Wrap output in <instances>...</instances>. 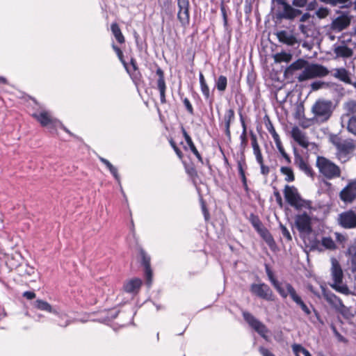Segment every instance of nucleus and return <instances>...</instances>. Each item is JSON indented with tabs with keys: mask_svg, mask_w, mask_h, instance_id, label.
Returning <instances> with one entry per match:
<instances>
[{
	"mask_svg": "<svg viewBox=\"0 0 356 356\" xmlns=\"http://www.w3.org/2000/svg\"><path fill=\"white\" fill-rule=\"evenodd\" d=\"M330 142L336 148V157L341 162L348 161L355 149V145L351 140H343L337 135L330 138Z\"/></svg>",
	"mask_w": 356,
	"mask_h": 356,
	"instance_id": "nucleus-1",
	"label": "nucleus"
},
{
	"mask_svg": "<svg viewBox=\"0 0 356 356\" xmlns=\"http://www.w3.org/2000/svg\"><path fill=\"white\" fill-rule=\"evenodd\" d=\"M334 108L331 100L318 99L313 104L312 112L318 121L325 122L332 116Z\"/></svg>",
	"mask_w": 356,
	"mask_h": 356,
	"instance_id": "nucleus-2",
	"label": "nucleus"
},
{
	"mask_svg": "<svg viewBox=\"0 0 356 356\" xmlns=\"http://www.w3.org/2000/svg\"><path fill=\"white\" fill-rule=\"evenodd\" d=\"M316 165L319 173L324 178H337L341 177V170L339 166L323 156L316 157Z\"/></svg>",
	"mask_w": 356,
	"mask_h": 356,
	"instance_id": "nucleus-3",
	"label": "nucleus"
},
{
	"mask_svg": "<svg viewBox=\"0 0 356 356\" xmlns=\"http://www.w3.org/2000/svg\"><path fill=\"white\" fill-rule=\"evenodd\" d=\"M285 199L289 204L294 207L298 211L302 210L303 208L313 209L312 202L302 198L297 190L294 187H285Z\"/></svg>",
	"mask_w": 356,
	"mask_h": 356,
	"instance_id": "nucleus-4",
	"label": "nucleus"
},
{
	"mask_svg": "<svg viewBox=\"0 0 356 356\" xmlns=\"http://www.w3.org/2000/svg\"><path fill=\"white\" fill-rule=\"evenodd\" d=\"M329 70L325 66L320 64H309L308 63L307 67L298 76V81L302 82L308 79L316 77H323L329 74Z\"/></svg>",
	"mask_w": 356,
	"mask_h": 356,
	"instance_id": "nucleus-5",
	"label": "nucleus"
},
{
	"mask_svg": "<svg viewBox=\"0 0 356 356\" xmlns=\"http://www.w3.org/2000/svg\"><path fill=\"white\" fill-rule=\"evenodd\" d=\"M295 226L304 240L306 237L302 234L310 235L313 233L312 218L306 211L296 216Z\"/></svg>",
	"mask_w": 356,
	"mask_h": 356,
	"instance_id": "nucleus-6",
	"label": "nucleus"
},
{
	"mask_svg": "<svg viewBox=\"0 0 356 356\" xmlns=\"http://www.w3.org/2000/svg\"><path fill=\"white\" fill-rule=\"evenodd\" d=\"M276 2L283 6V10L276 13L275 18L277 21L282 19L293 20L296 17L302 14V10L296 8L286 2V0H275Z\"/></svg>",
	"mask_w": 356,
	"mask_h": 356,
	"instance_id": "nucleus-7",
	"label": "nucleus"
},
{
	"mask_svg": "<svg viewBox=\"0 0 356 356\" xmlns=\"http://www.w3.org/2000/svg\"><path fill=\"white\" fill-rule=\"evenodd\" d=\"M243 317L245 322L262 338H267L266 334L268 332V330L262 322H261L248 312H243Z\"/></svg>",
	"mask_w": 356,
	"mask_h": 356,
	"instance_id": "nucleus-8",
	"label": "nucleus"
},
{
	"mask_svg": "<svg viewBox=\"0 0 356 356\" xmlns=\"http://www.w3.org/2000/svg\"><path fill=\"white\" fill-rule=\"evenodd\" d=\"M250 291L252 294L264 300L268 301H273L275 300V296L270 286L265 283L252 284L250 287Z\"/></svg>",
	"mask_w": 356,
	"mask_h": 356,
	"instance_id": "nucleus-9",
	"label": "nucleus"
},
{
	"mask_svg": "<svg viewBox=\"0 0 356 356\" xmlns=\"http://www.w3.org/2000/svg\"><path fill=\"white\" fill-rule=\"evenodd\" d=\"M178 12L177 19L183 27L190 24V2L189 0H177Z\"/></svg>",
	"mask_w": 356,
	"mask_h": 356,
	"instance_id": "nucleus-10",
	"label": "nucleus"
},
{
	"mask_svg": "<svg viewBox=\"0 0 356 356\" xmlns=\"http://www.w3.org/2000/svg\"><path fill=\"white\" fill-rule=\"evenodd\" d=\"M285 288L286 289V293H288V296H290L291 299L297 304V305L301 308L305 314L306 315L311 314L312 312L310 309L304 302L301 297L296 293V291L292 284L288 282H285Z\"/></svg>",
	"mask_w": 356,
	"mask_h": 356,
	"instance_id": "nucleus-11",
	"label": "nucleus"
},
{
	"mask_svg": "<svg viewBox=\"0 0 356 356\" xmlns=\"http://www.w3.org/2000/svg\"><path fill=\"white\" fill-rule=\"evenodd\" d=\"M265 270L270 283L280 294V296L282 298H286L288 296V293H286L285 286L284 287L283 284L275 278L273 270L267 264H265Z\"/></svg>",
	"mask_w": 356,
	"mask_h": 356,
	"instance_id": "nucleus-12",
	"label": "nucleus"
},
{
	"mask_svg": "<svg viewBox=\"0 0 356 356\" xmlns=\"http://www.w3.org/2000/svg\"><path fill=\"white\" fill-rule=\"evenodd\" d=\"M339 224L346 229H352L356 227V213L353 210H349L341 213L339 215Z\"/></svg>",
	"mask_w": 356,
	"mask_h": 356,
	"instance_id": "nucleus-13",
	"label": "nucleus"
},
{
	"mask_svg": "<svg viewBox=\"0 0 356 356\" xmlns=\"http://www.w3.org/2000/svg\"><path fill=\"white\" fill-rule=\"evenodd\" d=\"M321 289L323 298L335 311L343 305V303L341 299L328 290L327 287L321 285Z\"/></svg>",
	"mask_w": 356,
	"mask_h": 356,
	"instance_id": "nucleus-14",
	"label": "nucleus"
},
{
	"mask_svg": "<svg viewBox=\"0 0 356 356\" xmlns=\"http://www.w3.org/2000/svg\"><path fill=\"white\" fill-rule=\"evenodd\" d=\"M340 198L344 202L350 203L356 198V179L350 181L339 194Z\"/></svg>",
	"mask_w": 356,
	"mask_h": 356,
	"instance_id": "nucleus-15",
	"label": "nucleus"
},
{
	"mask_svg": "<svg viewBox=\"0 0 356 356\" xmlns=\"http://www.w3.org/2000/svg\"><path fill=\"white\" fill-rule=\"evenodd\" d=\"M156 74L159 76L156 81V86L157 89L159 90L161 102L162 104H165L166 102V83L165 81L164 72L160 67H158L156 71Z\"/></svg>",
	"mask_w": 356,
	"mask_h": 356,
	"instance_id": "nucleus-16",
	"label": "nucleus"
},
{
	"mask_svg": "<svg viewBox=\"0 0 356 356\" xmlns=\"http://www.w3.org/2000/svg\"><path fill=\"white\" fill-rule=\"evenodd\" d=\"M331 272L334 282H342L343 278V273L341 266L337 259L334 257L331 258Z\"/></svg>",
	"mask_w": 356,
	"mask_h": 356,
	"instance_id": "nucleus-17",
	"label": "nucleus"
},
{
	"mask_svg": "<svg viewBox=\"0 0 356 356\" xmlns=\"http://www.w3.org/2000/svg\"><path fill=\"white\" fill-rule=\"evenodd\" d=\"M350 23V18L346 15H341L334 19L332 24L331 28L334 31H341L346 29Z\"/></svg>",
	"mask_w": 356,
	"mask_h": 356,
	"instance_id": "nucleus-18",
	"label": "nucleus"
},
{
	"mask_svg": "<svg viewBox=\"0 0 356 356\" xmlns=\"http://www.w3.org/2000/svg\"><path fill=\"white\" fill-rule=\"evenodd\" d=\"M142 280L140 278H133L124 284V291L129 293L137 294L142 286Z\"/></svg>",
	"mask_w": 356,
	"mask_h": 356,
	"instance_id": "nucleus-19",
	"label": "nucleus"
},
{
	"mask_svg": "<svg viewBox=\"0 0 356 356\" xmlns=\"http://www.w3.org/2000/svg\"><path fill=\"white\" fill-rule=\"evenodd\" d=\"M308 64V61L302 58H299L295 62L292 63L289 67H287L284 72L285 77L291 76L293 72L296 70L305 69Z\"/></svg>",
	"mask_w": 356,
	"mask_h": 356,
	"instance_id": "nucleus-20",
	"label": "nucleus"
},
{
	"mask_svg": "<svg viewBox=\"0 0 356 356\" xmlns=\"http://www.w3.org/2000/svg\"><path fill=\"white\" fill-rule=\"evenodd\" d=\"M295 152V158H294V163L296 166H298L300 170L303 171L307 176H313V171L312 168L304 161L303 158L296 152V149Z\"/></svg>",
	"mask_w": 356,
	"mask_h": 356,
	"instance_id": "nucleus-21",
	"label": "nucleus"
},
{
	"mask_svg": "<svg viewBox=\"0 0 356 356\" xmlns=\"http://www.w3.org/2000/svg\"><path fill=\"white\" fill-rule=\"evenodd\" d=\"M257 232L271 250L276 247L275 241L267 228L262 226Z\"/></svg>",
	"mask_w": 356,
	"mask_h": 356,
	"instance_id": "nucleus-22",
	"label": "nucleus"
},
{
	"mask_svg": "<svg viewBox=\"0 0 356 356\" xmlns=\"http://www.w3.org/2000/svg\"><path fill=\"white\" fill-rule=\"evenodd\" d=\"M291 135L293 138L298 143V144L304 148H307L309 143L307 140L305 135L301 131V130L295 127L291 130Z\"/></svg>",
	"mask_w": 356,
	"mask_h": 356,
	"instance_id": "nucleus-23",
	"label": "nucleus"
},
{
	"mask_svg": "<svg viewBox=\"0 0 356 356\" xmlns=\"http://www.w3.org/2000/svg\"><path fill=\"white\" fill-rule=\"evenodd\" d=\"M276 35L278 40L282 43L293 46L298 42L296 38L286 31H280Z\"/></svg>",
	"mask_w": 356,
	"mask_h": 356,
	"instance_id": "nucleus-24",
	"label": "nucleus"
},
{
	"mask_svg": "<svg viewBox=\"0 0 356 356\" xmlns=\"http://www.w3.org/2000/svg\"><path fill=\"white\" fill-rule=\"evenodd\" d=\"M158 5L161 8V15H165L168 17L173 16L174 8L172 0H158Z\"/></svg>",
	"mask_w": 356,
	"mask_h": 356,
	"instance_id": "nucleus-25",
	"label": "nucleus"
},
{
	"mask_svg": "<svg viewBox=\"0 0 356 356\" xmlns=\"http://www.w3.org/2000/svg\"><path fill=\"white\" fill-rule=\"evenodd\" d=\"M234 111L232 108L229 109L225 114L224 120H225V135L227 136L229 140L231 139V131H230V126L232 122L234 120Z\"/></svg>",
	"mask_w": 356,
	"mask_h": 356,
	"instance_id": "nucleus-26",
	"label": "nucleus"
},
{
	"mask_svg": "<svg viewBox=\"0 0 356 356\" xmlns=\"http://www.w3.org/2000/svg\"><path fill=\"white\" fill-rule=\"evenodd\" d=\"M333 76L346 83L352 84V81L349 76V72L343 67L337 68Z\"/></svg>",
	"mask_w": 356,
	"mask_h": 356,
	"instance_id": "nucleus-27",
	"label": "nucleus"
},
{
	"mask_svg": "<svg viewBox=\"0 0 356 356\" xmlns=\"http://www.w3.org/2000/svg\"><path fill=\"white\" fill-rule=\"evenodd\" d=\"M33 307L37 309L47 312L49 313H57L56 309L47 301L38 299L33 303Z\"/></svg>",
	"mask_w": 356,
	"mask_h": 356,
	"instance_id": "nucleus-28",
	"label": "nucleus"
},
{
	"mask_svg": "<svg viewBox=\"0 0 356 356\" xmlns=\"http://www.w3.org/2000/svg\"><path fill=\"white\" fill-rule=\"evenodd\" d=\"M307 239L309 241L310 251L317 250L320 252L323 251V248L320 245V241L317 238L316 234L314 233L313 236L307 235Z\"/></svg>",
	"mask_w": 356,
	"mask_h": 356,
	"instance_id": "nucleus-29",
	"label": "nucleus"
},
{
	"mask_svg": "<svg viewBox=\"0 0 356 356\" xmlns=\"http://www.w3.org/2000/svg\"><path fill=\"white\" fill-rule=\"evenodd\" d=\"M334 53L338 56L348 58L353 55V50L346 45H341L334 49Z\"/></svg>",
	"mask_w": 356,
	"mask_h": 356,
	"instance_id": "nucleus-30",
	"label": "nucleus"
},
{
	"mask_svg": "<svg viewBox=\"0 0 356 356\" xmlns=\"http://www.w3.org/2000/svg\"><path fill=\"white\" fill-rule=\"evenodd\" d=\"M111 29L112 33L113 34L116 40L119 43L122 44L125 42L124 37L122 35L121 30L120 29V26L117 23H113L111 26Z\"/></svg>",
	"mask_w": 356,
	"mask_h": 356,
	"instance_id": "nucleus-31",
	"label": "nucleus"
},
{
	"mask_svg": "<svg viewBox=\"0 0 356 356\" xmlns=\"http://www.w3.org/2000/svg\"><path fill=\"white\" fill-rule=\"evenodd\" d=\"M321 246L324 249L334 250L337 248L336 243L333 241V239L328 236H323L320 241Z\"/></svg>",
	"mask_w": 356,
	"mask_h": 356,
	"instance_id": "nucleus-32",
	"label": "nucleus"
},
{
	"mask_svg": "<svg viewBox=\"0 0 356 356\" xmlns=\"http://www.w3.org/2000/svg\"><path fill=\"white\" fill-rule=\"evenodd\" d=\"M330 285L333 289H334L336 291L339 293L345 295L351 294V292L349 290L348 286L346 284H343L342 282H334L332 284H330Z\"/></svg>",
	"mask_w": 356,
	"mask_h": 356,
	"instance_id": "nucleus-33",
	"label": "nucleus"
},
{
	"mask_svg": "<svg viewBox=\"0 0 356 356\" xmlns=\"http://www.w3.org/2000/svg\"><path fill=\"white\" fill-rule=\"evenodd\" d=\"M336 312L341 314L346 320H350L354 317V314L351 308L346 307L344 304H343L341 307H339Z\"/></svg>",
	"mask_w": 356,
	"mask_h": 356,
	"instance_id": "nucleus-34",
	"label": "nucleus"
},
{
	"mask_svg": "<svg viewBox=\"0 0 356 356\" xmlns=\"http://www.w3.org/2000/svg\"><path fill=\"white\" fill-rule=\"evenodd\" d=\"M34 116L44 127L52 123V119L47 112H41L39 115H34Z\"/></svg>",
	"mask_w": 356,
	"mask_h": 356,
	"instance_id": "nucleus-35",
	"label": "nucleus"
},
{
	"mask_svg": "<svg viewBox=\"0 0 356 356\" xmlns=\"http://www.w3.org/2000/svg\"><path fill=\"white\" fill-rule=\"evenodd\" d=\"M201 91L204 99L208 101L209 106L211 108L213 102V97L210 94L209 88L207 84L200 85Z\"/></svg>",
	"mask_w": 356,
	"mask_h": 356,
	"instance_id": "nucleus-36",
	"label": "nucleus"
},
{
	"mask_svg": "<svg viewBox=\"0 0 356 356\" xmlns=\"http://www.w3.org/2000/svg\"><path fill=\"white\" fill-rule=\"evenodd\" d=\"M227 86V79L225 76L220 75L216 81V87L220 92H224Z\"/></svg>",
	"mask_w": 356,
	"mask_h": 356,
	"instance_id": "nucleus-37",
	"label": "nucleus"
},
{
	"mask_svg": "<svg viewBox=\"0 0 356 356\" xmlns=\"http://www.w3.org/2000/svg\"><path fill=\"white\" fill-rule=\"evenodd\" d=\"M112 48L114 50V51L116 53L119 60H120V62L123 65V66L125 68V70L127 72V73H129V67H128V64H127V63L124 59V55H123V52L122 51V50L117 45H115L114 43L112 44Z\"/></svg>",
	"mask_w": 356,
	"mask_h": 356,
	"instance_id": "nucleus-38",
	"label": "nucleus"
},
{
	"mask_svg": "<svg viewBox=\"0 0 356 356\" xmlns=\"http://www.w3.org/2000/svg\"><path fill=\"white\" fill-rule=\"evenodd\" d=\"M139 254H140V256L141 257V261H140L141 265L144 268L151 267V264H150L151 258L147 254V252L145 251L144 249L140 248V250H139Z\"/></svg>",
	"mask_w": 356,
	"mask_h": 356,
	"instance_id": "nucleus-39",
	"label": "nucleus"
},
{
	"mask_svg": "<svg viewBox=\"0 0 356 356\" xmlns=\"http://www.w3.org/2000/svg\"><path fill=\"white\" fill-rule=\"evenodd\" d=\"M144 276L145 278V284L147 288H150L152 284L153 272L151 267L144 268Z\"/></svg>",
	"mask_w": 356,
	"mask_h": 356,
	"instance_id": "nucleus-40",
	"label": "nucleus"
},
{
	"mask_svg": "<svg viewBox=\"0 0 356 356\" xmlns=\"http://www.w3.org/2000/svg\"><path fill=\"white\" fill-rule=\"evenodd\" d=\"M249 220L256 231L263 226L259 216L253 213H250Z\"/></svg>",
	"mask_w": 356,
	"mask_h": 356,
	"instance_id": "nucleus-41",
	"label": "nucleus"
},
{
	"mask_svg": "<svg viewBox=\"0 0 356 356\" xmlns=\"http://www.w3.org/2000/svg\"><path fill=\"white\" fill-rule=\"evenodd\" d=\"M266 118H267V122H266V129H268V132L271 134V136L275 141L277 139H279L280 136L277 134V133L276 132V131L273 125V123L270 120L268 116H266Z\"/></svg>",
	"mask_w": 356,
	"mask_h": 356,
	"instance_id": "nucleus-42",
	"label": "nucleus"
},
{
	"mask_svg": "<svg viewBox=\"0 0 356 356\" xmlns=\"http://www.w3.org/2000/svg\"><path fill=\"white\" fill-rule=\"evenodd\" d=\"M275 143L277 148L278 149V150H279L280 153L282 154V156L285 159V160L286 161L287 163H290L291 162L290 157L284 151V149L282 145L280 138L275 140Z\"/></svg>",
	"mask_w": 356,
	"mask_h": 356,
	"instance_id": "nucleus-43",
	"label": "nucleus"
},
{
	"mask_svg": "<svg viewBox=\"0 0 356 356\" xmlns=\"http://www.w3.org/2000/svg\"><path fill=\"white\" fill-rule=\"evenodd\" d=\"M130 64L132 66L133 70H134L135 72L134 74H132L130 72L129 74L131 75L132 79H139L141 76V74L138 71V65H137V63H136V59L134 58H131Z\"/></svg>",
	"mask_w": 356,
	"mask_h": 356,
	"instance_id": "nucleus-44",
	"label": "nucleus"
},
{
	"mask_svg": "<svg viewBox=\"0 0 356 356\" xmlns=\"http://www.w3.org/2000/svg\"><path fill=\"white\" fill-rule=\"evenodd\" d=\"M240 120L241 122V125L243 127V132L240 136L241 140V145H245L247 143V137H246V125L243 117L241 113H240Z\"/></svg>",
	"mask_w": 356,
	"mask_h": 356,
	"instance_id": "nucleus-45",
	"label": "nucleus"
},
{
	"mask_svg": "<svg viewBox=\"0 0 356 356\" xmlns=\"http://www.w3.org/2000/svg\"><path fill=\"white\" fill-rule=\"evenodd\" d=\"M329 86H330L329 83H326V82L321 81H314L311 83V88H312V90L315 91V90H318L321 88H328Z\"/></svg>",
	"mask_w": 356,
	"mask_h": 356,
	"instance_id": "nucleus-46",
	"label": "nucleus"
},
{
	"mask_svg": "<svg viewBox=\"0 0 356 356\" xmlns=\"http://www.w3.org/2000/svg\"><path fill=\"white\" fill-rule=\"evenodd\" d=\"M101 161L106 165V167L109 169L111 173L115 178H118V169L114 167L107 159L104 158H100Z\"/></svg>",
	"mask_w": 356,
	"mask_h": 356,
	"instance_id": "nucleus-47",
	"label": "nucleus"
},
{
	"mask_svg": "<svg viewBox=\"0 0 356 356\" xmlns=\"http://www.w3.org/2000/svg\"><path fill=\"white\" fill-rule=\"evenodd\" d=\"M257 76L253 71H250L247 75V83L249 86L250 90H252L256 81Z\"/></svg>",
	"mask_w": 356,
	"mask_h": 356,
	"instance_id": "nucleus-48",
	"label": "nucleus"
},
{
	"mask_svg": "<svg viewBox=\"0 0 356 356\" xmlns=\"http://www.w3.org/2000/svg\"><path fill=\"white\" fill-rule=\"evenodd\" d=\"M220 11L223 19V25L224 27L227 29L228 28V20H227V14L225 8V5L224 3V0L221 1L220 3Z\"/></svg>",
	"mask_w": 356,
	"mask_h": 356,
	"instance_id": "nucleus-49",
	"label": "nucleus"
},
{
	"mask_svg": "<svg viewBox=\"0 0 356 356\" xmlns=\"http://www.w3.org/2000/svg\"><path fill=\"white\" fill-rule=\"evenodd\" d=\"M347 129L349 132L356 135V116H353L348 120Z\"/></svg>",
	"mask_w": 356,
	"mask_h": 356,
	"instance_id": "nucleus-50",
	"label": "nucleus"
},
{
	"mask_svg": "<svg viewBox=\"0 0 356 356\" xmlns=\"http://www.w3.org/2000/svg\"><path fill=\"white\" fill-rule=\"evenodd\" d=\"M330 327L333 332L334 335L337 338L339 341L343 343H346L348 341V340L339 332L336 326L333 323H332Z\"/></svg>",
	"mask_w": 356,
	"mask_h": 356,
	"instance_id": "nucleus-51",
	"label": "nucleus"
},
{
	"mask_svg": "<svg viewBox=\"0 0 356 356\" xmlns=\"http://www.w3.org/2000/svg\"><path fill=\"white\" fill-rule=\"evenodd\" d=\"M330 13V10L327 8L321 7L316 11V15L319 19H323L326 17Z\"/></svg>",
	"mask_w": 356,
	"mask_h": 356,
	"instance_id": "nucleus-52",
	"label": "nucleus"
},
{
	"mask_svg": "<svg viewBox=\"0 0 356 356\" xmlns=\"http://www.w3.org/2000/svg\"><path fill=\"white\" fill-rule=\"evenodd\" d=\"M187 145H188L191 151L195 154V156L197 157V159H198L199 161H200L201 163H203L202 161V158L200 155V154L199 153V152L197 151L196 147L195 146L193 140H191V142L188 143Z\"/></svg>",
	"mask_w": 356,
	"mask_h": 356,
	"instance_id": "nucleus-53",
	"label": "nucleus"
},
{
	"mask_svg": "<svg viewBox=\"0 0 356 356\" xmlns=\"http://www.w3.org/2000/svg\"><path fill=\"white\" fill-rule=\"evenodd\" d=\"M280 228L282 232V236L286 239L288 241H292V236L289 231V229L282 225L281 222L280 223Z\"/></svg>",
	"mask_w": 356,
	"mask_h": 356,
	"instance_id": "nucleus-54",
	"label": "nucleus"
},
{
	"mask_svg": "<svg viewBox=\"0 0 356 356\" xmlns=\"http://www.w3.org/2000/svg\"><path fill=\"white\" fill-rule=\"evenodd\" d=\"M281 172L283 175L287 177L286 178H294L293 172L291 168L282 167Z\"/></svg>",
	"mask_w": 356,
	"mask_h": 356,
	"instance_id": "nucleus-55",
	"label": "nucleus"
},
{
	"mask_svg": "<svg viewBox=\"0 0 356 356\" xmlns=\"http://www.w3.org/2000/svg\"><path fill=\"white\" fill-rule=\"evenodd\" d=\"M305 349V348H304L301 344L294 343L292 346V350L296 356H298L299 353H302Z\"/></svg>",
	"mask_w": 356,
	"mask_h": 356,
	"instance_id": "nucleus-56",
	"label": "nucleus"
},
{
	"mask_svg": "<svg viewBox=\"0 0 356 356\" xmlns=\"http://www.w3.org/2000/svg\"><path fill=\"white\" fill-rule=\"evenodd\" d=\"M307 3V0H293L292 1V6L297 8H303L306 6Z\"/></svg>",
	"mask_w": 356,
	"mask_h": 356,
	"instance_id": "nucleus-57",
	"label": "nucleus"
},
{
	"mask_svg": "<svg viewBox=\"0 0 356 356\" xmlns=\"http://www.w3.org/2000/svg\"><path fill=\"white\" fill-rule=\"evenodd\" d=\"M183 102H184V104L186 110L188 111V112L191 115H193L194 114L193 108V106L191 104L189 99L188 98H184V99L183 100Z\"/></svg>",
	"mask_w": 356,
	"mask_h": 356,
	"instance_id": "nucleus-58",
	"label": "nucleus"
},
{
	"mask_svg": "<svg viewBox=\"0 0 356 356\" xmlns=\"http://www.w3.org/2000/svg\"><path fill=\"white\" fill-rule=\"evenodd\" d=\"M200 202H201L202 209V211L204 213V218H205V220H208L209 218V213L207 209L205 202L202 196H200Z\"/></svg>",
	"mask_w": 356,
	"mask_h": 356,
	"instance_id": "nucleus-59",
	"label": "nucleus"
},
{
	"mask_svg": "<svg viewBox=\"0 0 356 356\" xmlns=\"http://www.w3.org/2000/svg\"><path fill=\"white\" fill-rule=\"evenodd\" d=\"M259 352L262 356H275L273 353H271L268 349L260 346L259 348Z\"/></svg>",
	"mask_w": 356,
	"mask_h": 356,
	"instance_id": "nucleus-60",
	"label": "nucleus"
},
{
	"mask_svg": "<svg viewBox=\"0 0 356 356\" xmlns=\"http://www.w3.org/2000/svg\"><path fill=\"white\" fill-rule=\"evenodd\" d=\"M36 294L33 291H24L22 294V297L25 298L27 300H33L35 298Z\"/></svg>",
	"mask_w": 356,
	"mask_h": 356,
	"instance_id": "nucleus-61",
	"label": "nucleus"
},
{
	"mask_svg": "<svg viewBox=\"0 0 356 356\" xmlns=\"http://www.w3.org/2000/svg\"><path fill=\"white\" fill-rule=\"evenodd\" d=\"M291 56L287 54H283L276 56V60L289 62L291 60Z\"/></svg>",
	"mask_w": 356,
	"mask_h": 356,
	"instance_id": "nucleus-62",
	"label": "nucleus"
},
{
	"mask_svg": "<svg viewBox=\"0 0 356 356\" xmlns=\"http://www.w3.org/2000/svg\"><path fill=\"white\" fill-rule=\"evenodd\" d=\"M170 143L172 147L173 148V149L176 152L177 155L178 156V157L179 159H182L183 154H182L181 151L179 149V148L177 146L176 143L172 140H171Z\"/></svg>",
	"mask_w": 356,
	"mask_h": 356,
	"instance_id": "nucleus-63",
	"label": "nucleus"
},
{
	"mask_svg": "<svg viewBox=\"0 0 356 356\" xmlns=\"http://www.w3.org/2000/svg\"><path fill=\"white\" fill-rule=\"evenodd\" d=\"M253 151H254V154L256 156V159H257V162L259 164H262V161H263V157H262V154H261L260 148L254 149Z\"/></svg>",
	"mask_w": 356,
	"mask_h": 356,
	"instance_id": "nucleus-64",
	"label": "nucleus"
}]
</instances>
